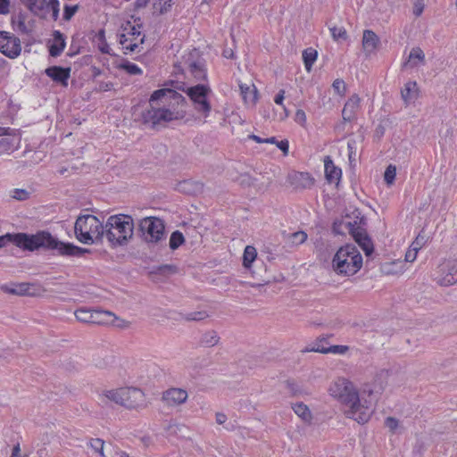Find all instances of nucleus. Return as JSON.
Returning a JSON list of instances; mask_svg holds the SVG:
<instances>
[{
    "label": "nucleus",
    "instance_id": "f257e3e1",
    "mask_svg": "<svg viewBox=\"0 0 457 457\" xmlns=\"http://www.w3.org/2000/svg\"><path fill=\"white\" fill-rule=\"evenodd\" d=\"M174 81L165 84L166 87L155 90L149 99L151 110L148 111L147 120L152 129H159L172 120L183 119L187 113L186 98L173 87ZM179 89V87H175Z\"/></svg>",
    "mask_w": 457,
    "mask_h": 457
},
{
    "label": "nucleus",
    "instance_id": "f03ea898",
    "mask_svg": "<svg viewBox=\"0 0 457 457\" xmlns=\"http://www.w3.org/2000/svg\"><path fill=\"white\" fill-rule=\"evenodd\" d=\"M330 395L337 398L342 403L348 407L345 414L348 418L364 424L369 421L372 414L373 390L365 387L362 394H367L370 400H361L353 384L344 378H337L329 387Z\"/></svg>",
    "mask_w": 457,
    "mask_h": 457
},
{
    "label": "nucleus",
    "instance_id": "7ed1b4c3",
    "mask_svg": "<svg viewBox=\"0 0 457 457\" xmlns=\"http://www.w3.org/2000/svg\"><path fill=\"white\" fill-rule=\"evenodd\" d=\"M13 244L29 251L40 247L56 250L59 254L67 256H80L89 252L88 249L77 246L71 243L59 241L48 232H40L32 236L23 233L14 234Z\"/></svg>",
    "mask_w": 457,
    "mask_h": 457
},
{
    "label": "nucleus",
    "instance_id": "20e7f679",
    "mask_svg": "<svg viewBox=\"0 0 457 457\" xmlns=\"http://www.w3.org/2000/svg\"><path fill=\"white\" fill-rule=\"evenodd\" d=\"M362 263V256L358 248L354 245L346 244L334 254L331 269L338 276L351 277L361 269Z\"/></svg>",
    "mask_w": 457,
    "mask_h": 457
},
{
    "label": "nucleus",
    "instance_id": "39448f33",
    "mask_svg": "<svg viewBox=\"0 0 457 457\" xmlns=\"http://www.w3.org/2000/svg\"><path fill=\"white\" fill-rule=\"evenodd\" d=\"M134 223L130 216L113 215L105 223L104 237L112 247L122 246L132 237Z\"/></svg>",
    "mask_w": 457,
    "mask_h": 457
},
{
    "label": "nucleus",
    "instance_id": "423d86ee",
    "mask_svg": "<svg viewBox=\"0 0 457 457\" xmlns=\"http://www.w3.org/2000/svg\"><path fill=\"white\" fill-rule=\"evenodd\" d=\"M74 233L76 238L82 244H97L104 238V226L94 215H82L76 220Z\"/></svg>",
    "mask_w": 457,
    "mask_h": 457
},
{
    "label": "nucleus",
    "instance_id": "0eeeda50",
    "mask_svg": "<svg viewBox=\"0 0 457 457\" xmlns=\"http://www.w3.org/2000/svg\"><path fill=\"white\" fill-rule=\"evenodd\" d=\"M166 233L164 221L154 216H145V243L147 247L165 246Z\"/></svg>",
    "mask_w": 457,
    "mask_h": 457
},
{
    "label": "nucleus",
    "instance_id": "6e6552de",
    "mask_svg": "<svg viewBox=\"0 0 457 457\" xmlns=\"http://www.w3.org/2000/svg\"><path fill=\"white\" fill-rule=\"evenodd\" d=\"M132 21H129L123 28V33L120 35V44L123 49L129 52H134L138 45L143 44V37H140L142 24L140 17L131 16Z\"/></svg>",
    "mask_w": 457,
    "mask_h": 457
},
{
    "label": "nucleus",
    "instance_id": "1a4fd4ad",
    "mask_svg": "<svg viewBox=\"0 0 457 457\" xmlns=\"http://www.w3.org/2000/svg\"><path fill=\"white\" fill-rule=\"evenodd\" d=\"M187 94L194 104L195 111L201 113L204 119L209 117L212 105L207 100L211 88L206 85H196L187 89Z\"/></svg>",
    "mask_w": 457,
    "mask_h": 457
},
{
    "label": "nucleus",
    "instance_id": "9d476101",
    "mask_svg": "<svg viewBox=\"0 0 457 457\" xmlns=\"http://www.w3.org/2000/svg\"><path fill=\"white\" fill-rule=\"evenodd\" d=\"M0 52L11 59L18 57L21 52L20 38L10 32L0 31Z\"/></svg>",
    "mask_w": 457,
    "mask_h": 457
},
{
    "label": "nucleus",
    "instance_id": "9b49d317",
    "mask_svg": "<svg viewBox=\"0 0 457 457\" xmlns=\"http://www.w3.org/2000/svg\"><path fill=\"white\" fill-rule=\"evenodd\" d=\"M345 228L353 237L355 242L362 248L367 256L373 253V244L371 239L368 237L363 228L356 227L355 224L352 222H346Z\"/></svg>",
    "mask_w": 457,
    "mask_h": 457
},
{
    "label": "nucleus",
    "instance_id": "f8f14e48",
    "mask_svg": "<svg viewBox=\"0 0 457 457\" xmlns=\"http://www.w3.org/2000/svg\"><path fill=\"white\" fill-rule=\"evenodd\" d=\"M181 71L190 73L196 80H204L207 77L203 60L200 58L195 60L192 54H189L188 57L185 59Z\"/></svg>",
    "mask_w": 457,
    "mask_h": 457
},
{
    "label": "nucleus",
    "instance_id": "ddd939ff",
    "mask_svg": "<svg viewBox=\"0 0 457 457\" xmlns=\"http://www.w3.org/2000/svg\"><path fill=\"white\" fill-rule=\"evenodd\" d=\"M187 397V390L179 387H170L162 392V401L169 407H177L185 403Z\"/></svg>",
    "mask_w": 457,
    "mask_h": 457
},
{
    "label": "nucleus",
    "instance_id": "4468645a",
    "mask_svg": "<svg viewBox=\"0 0 457 457\" xmlns=\"http://www.w3.org/2000/svg\"><path fill=\"white\" fill-rule=\"evenodd\" d=\"M440 276L437 283L443 287L452 286L457 283V266L456 264L446 262L439 266Z\"/></svg>",
    "mask_w": 457,
    "mask_h": 457
},
{
    "label": "nucleus",
    "instance_id": "2eb2a0df",
    "mask_svg": "<svg viewBox=\"0 0 457 457\" xmlns=\"http://www.w3.org/2000/svg\"><path fill=\"white\" fill-rule=\"evenodd\" d=\"M12 28L21 33L29 34L33 29V22L25 12H19L12 17Z\"/></svg>",
    "mask_w": 457,
    "mask_h": 457
},
{
    "label": "nucleus",
    "instance_id": "dca6fc26",
    "mask_svg": "<svg viewBox=\"0 0 457 457\" xmlns=\"http://www.w3.org/2000/svg\"><path fill=\"white\" fill-rule=\"evenodd\" d=\"M240 95L245 104L248 107H253L258 100V91L253 83H240Z\"/></svg>",
    "mask_w": 457,
    "mask_h": 457
},
{
    "label": "nucleus",
    "instance_id": "f3484780",
    "mask_svg": "<svg viewBox=\"0 0 457 457\" xmlns=\"http://www.w3.org/2000/svg\"><path fill=\"white\" fill-rule=\"evenodd\" d=\"M361 99L357 95H353L347 102L342 111V117L345 121H352L355 120L356 114L360 109Z\"/></svg>",
    "mask_w": 457,
    "mask_h": 457
},
{
    "label": "nucleus",
    "instance_id": "a211bd4d",
    "mask_svg": "<svg viewBox=\"0 0 457 457\" xmlns=\"http://www.w3.org/2000/svg\"><path fill=\"white\" fill-rule=\"evenodd\" d=\"M104 311H91L87 309H79L75 312L76 319L84 323L103 324V313Z\"/></svg>",
    "mask_w": 457,
    "mask_h": 457
},
{
    "label": "nucleus",
    "instance_id": "6ab92c4d",
    "mask_svg": "<svg viewBox=\"0 0 457 457\" xmlns=\"http://www.w3.org/2000/svg\"><path fill=\"white\" fill-rule=\"evenodd\" d=\"M122 391H127L122 396V406L135 408L138 405L143 395L140 388L132 386L122 387Z\"/></svg>",
    "mask_w": 457,
    "mask_h": 457
},
{
    "label": "nucleus",
    "instance_id": "aec40b11",
    "mask_svg": "<svg viewBox=\"0 0 457 457\" xmlns=\"http://www.w3.org/2000/svg\"><path fill=\"white\" fill-rule=\"evenodd\" d=\"M178 272V268L172 264H164L149 272V277L154 282H162L169 276Z\"/></svg>",
    "mask_w": 457,
    "mask_h": 457
},
{
    "label": "nucleus",
    "instance_id": "412c9836",
    "mask_svg": "<svg viewBox=\"0 0 457 457\" xmlns=\"http://www.w3.org/2000/svg\"><path fill=\"white\" fill-rule=\"evenodd\" d=\"M291 185L295 189H304L311 187L314 179L308 172H294L289 176Z\"/></svg>",
    "mask_w": 457,
    "mask_h": 457
},
{
    "label": "nucleus",
    "instance_id": "4be33fe9",
    "mask_svg": "<svg viewBox=\"0 0 457 457\" xmlns=\"http://www.w3.org/2000/svg\"><path fill=\"white\" fill-rule=\"evenodd\" d=\"M33 14L45 18L48 12V0H21Z\"/></svg>",
    "mask_w": 457,
    "mask_h": 457
},
{
    "label": "nucleus",
    "instance_id": "5701e85b",
    "mask_svg": "<svg viewBox=\"0 0 457 457\" xmlns=\"http://www.w3.org/2000/svg\"><path fill=\"white\" fill-rule=\"evenodd\" d=\"M103 324L112 325L116 328L125 330L132 327V322L116 316L112 312L104 311L103 313Z\"/></svg>",
    "mask_w": 457,
    "mask_h": 457
},
{
    "label": "nucleus",
    "instance_id": "b1692460",
    "mask_svg": "<svg viewBox=\"0 0 457 457\" xmlns=\"http://www.w3.org/2000/svg\"><path fill=\"white\" fill-rule=\"evenodd\" d=\"M46 74L53 80L60 82L63 86H67L68 79L71 76V69L53 66L46 70Z\"/></svg>",
    "mask_w": 457,
    "mask_h": 457
},
{
    "label": "nucleus",
    "instance_id": "393cba45",
    "mask_svg": "<svg viewBox=\"0 0 457 457\" xmlns=\"http://www.w3.org/2000/svg\"><path fill=\"white\" fill-rule=\"evenodd\" d=\"M401 96L405 105L413 103L419 96V88L416 81H408L401 90Z\"/></svg>",
    "mask_w": 457,
    "mask_h": 457
},
{
    "label": "nucleus",
    "instance_id": "a878e982",
    "mask_svg": "<svg viewBox=\"0 0 457 457\" xmlns=\"http://www.w3.org/2000/svg\"><path fill=\"white\" fill-rule=\"evenodd\" d=\"M379 44V38L375 32L370 29H366L363 32L362 37V47L367 54H370L375 52Z\"/></svg>",
    "mask_w": 457,
    "mask_h": 457
},
{
    "label": "nucleus",
    "instance_id": "bb28decb",
    "mask_svg": "<svg viewBox=\"0 0 457 457\" xmlns=\"http://www.w3.org/2000/svg\"><path fill=\"white\" fill-rule=\"evenodd\" d=\"M31 285L28 283H20V284H11V285H2L0 289L7 294L16 295H29Z\"/></svg>",
    "mask_w": 457,
    "mask_h": 457
},
{
    "label": "nucleus",
    "instance_id": "cd10ccee",
    "mask_svg": "<svg viewBox=\"0 0 457 457\" xmlns=\"http://www.w3.org/2000/svg\"><path fill=\"white\" fill-rule=\"evenodd\" d=\"M127 391H122V387L117 389L105 390L100 395V400L103 403L113 402L122 406V396Z\"/></svg>",
    "mask_w": 457,
    "mask_h": 457
},
{
    "label": "nucleus",
    "instance_id": "c85d7f7f",
    "mask_svg": "<svg viewBox=\"0 0 457 457\" xmlns=\"http://www.w3.org/2000/svg\"><path fill=\"white\" fill-rule=\"evenodd\" d=\"M326 179L328 182H336L340 179L342 171L341 169L335 166L333 161L329 156L324 160Z\"/></svg>",
    "mask_w": 457,
    "mask_h": 457
},
{
    "label": "nucleus",
    "instance_id": "c756f323",
    "mask_svg": "<svg viewBox=\"0 0 457 457\" xmlns=\"http://www.w3.org/2000/svg\"><path fill=\"white\" fill-rule=\"evenodd\" d=\"M425 60L424 52L420 47H413L409 54V59L404 62V67H415L418 65V62H423Z\"/></svg>",
    "mask_w": 457,
    "mask_h": 457
},
{
    "label": "nucleus",
    "instance_id": "7c9ffc66",
    "mask_svg": "<svg viewBox=\"0 0 457 457\" xmlns=\"http://www.w3.org/2000/svg\"><path fill=\"white\" fill-rule=\"evenodd\" d=\"M220 341V337L214 330L207 331L204 333L199 341L200 345L204 347H212L216 345Z\"/></svg>",
    "mask_w": 457,
    "mask_h": 457
},
{
    "label": "nucleus",
    "instance_id": "2f4dec72",
    "mask_svg": "<svg viewBox=\"0 0 457 457\" xmlns=\"http://www.w3.org/2000/svg\"><path fill=\"white\" fill-rule=\"evenodd\" d=\"M293 410L303 420L306 422H310L312 420V412L306 404L303 403H295L293 406Z\"/></svg>",
    "mask_w": 457,
    "mask_h": 457
},
{
    "label": "nucleus",
    "instance_id": "473e14b6",
    "mask_svg": "<svg viewBox=\"0 0 457 457\" xmlns=\"http://www.w3.org/2000/svg\"><path fill=\"white\" fill-rule=\"evenodd\" d=\"M172 5V0H154L153 12L154 14H162L167 12Z\"/></svg>",
    "mask_w": 457,
    "mask_h": 457
},
{
    "label": "nucleus",
    "instance_id": "72a5a7b5",
    "mask_svg": "<svg viewBox=\"0 0 457 457\" xmlns=\"http://www.w3.org/2000/svg\"><path fill=\"white\" fill-rule=\"evenodd\" d=\"M257 256V251L255 247L252 245H247L245 248L244 254H243V265L245 268H249L251 264L253 262V261L256 259Z\"/></svg>",
    "mask_w": 457,
    "mask_h": 457
},
{
    "label": "nucleus",
    "instance_id": "f704fd0d",
    "mask_svg": "<svg viewBox=\"0 0 457 457\" xmlns=\"http://www.w3.org/2000/svg\"><path fill=\"white\" fill-rule=\"evenodd\" d=\"M303 59L305 68L308 71H311L312 66L317 59V51L312 48L305 49L303 52Z\"/></svg>",
    "mask_w": 457,
    "mask_h": 457
},
{
    "label": "nucleus",
    "instance_id": "c9c22d12",
    "mask_svg": "<svg viewBox=\"0 0 457 457\" xmlns=\"http://www.w3.org/2000/svg\"><path fill=\"white\" fill-rule=\"evenodd\" d=\"M184 242H185V237H184L183 234L180 231L176 230V231L172 232L170 235L169 245H170V249L176 250L181 245H183Z\"/></svg>",
    "mask_w": 457,
    "mask_h": 457
},
{
    "label": "nucleus",
    "instance_id": "e433bc0d",
    "mask_svg": "<svg viewBox=\"0 0 457 457\" xmlns=\"http://www.w3.org/2000/svg\"><path fill=\"white\" fill-rule=\"evenodd\" d=\"M88 446L94 451V453H98L100 457H106L104 454V441L100 438H92L88 442Z\"/></svg>",
    "mask_w": 457,
    "mask_h": 457
},
{
    "label": "nucleus",
    "instance_id": "4c0bfd02",
    "mask_svg": "<svg viewBox=\"0 0 457 457\" xmlns=\"http://www.w3.org/2000/svg\"><path fill=\"white\" fill-rule=\"evenodd\" d=\"M209 317V313L206 311L193 312L185 314L182 319L186 321H201Z\"/></svg>",
    "mask_w": 457,
    "mask_h": 457
},
{
    "label": "nucleus",
    "instance_id": "58836bf2",
    "mask_svg": "<svg viewBox=\"0 0 457 457\" xmlns=\"http://www.w3.org/2000/svg\"><path fill=\"white\" fill-rule=\"evenodd\" d=\"M328 342L326 338H319L316 342L314 346L309 348L306 347L302 352L303 353H310V352H315V353H323V351L321 349L327 350L329 346L328 345Z\"/></svg>",
    "mask_w": 457,
    "mask_h": 457
},
{
    "label": "nucleus",
    "instance_id": "ea45409f",
    "mask_svg": "<svg viewBox=\"0 0 457 457\" xmlns=\"http://www.w3.org/2000/svg\"><path fill=\"white\" fill-rule=\"evenodd\" d=\"M307 239V234L304 231H297L288 236V241L293 245H298L304 243Z\"/></svg>",
    "mask_w": 457,
    "mask_h": 457
},
{
    "label": "nucleus",
    "instance_id": "a19ab883",
    "mask_svg": "<svg viewBox=\"0 0 457 457\" xmlns=\"http://www.w3.org/2000/svg\"><path fill=\"white\" fill-rule=\"evenodd\" d=\"M148 378L159 379L162 376V370L154 362H149L146 367Z\"/></svg>",
    "mask_w": 457,
    "mask_h": 457
},
{
    "label": "nucleus",
    "instance_id": "79ce46f5",
    "mask_svg": "<svg viewBox=\"0 0 457 457\" xmlns=\"http://www.w3.org/2000/svg\"><path fill=\"white\" fill-rule=\"evenodd\" d=\"M321 351H323V354L332 353L344 355L349 351V346L342 345H329L327 350L321 349Z\"/></svg>",
    "mask_w": 457,
    "mask_h": 457
},
{
    "label": "nucleus",
    "instance_id": "37998d69",
    "mask_svg": "<svg viewBox=\"0 0 457 457\" xmlns=\"http://www.w3.org/2000/svg\"><path fill=\"white\" fill-rule=\"evenodd\" d=\"M118 68L122 69V70L126 71L129 74H132V75L141 73V69L137 65H136L132 62H124L119 64Z\"/></svg>",
    "mask_w": 457,
    "mask_h": 457
},
{
    "label": "nucleus",
    "instance_id": "c03bdc74",
    "mask_svg": "<svg viewBox=\"0 0 457 457\" xmlns=\"http://www.w3.org/2000/svg\"><path fill=\"white\" fill-rule=\"evenodd\" d=\"M330 32L334 40L338 41L340 39L345 40L347 38V32L343 27H332Z\"/></svg>",
    "mask_w": 457,
    "mask_h": 457
},
{
    "label": "nucleus",
    "instance_id": "a18cd8bd",
    "mask_svg": "<svg viewBox=\"0 0 457 457\" xmlns=\"http://www.w3.org/2000/svg\"><path fill=\"white\" fill-rule=\"evenodd\" d=\"M396 175V168L395 166L390 164L385 171L384 179L387 185H392L395 179Z\"/></svg>",
    "mask_w": 457,
    "mask_h": 457
},
{
    "label": "nucleus",
    "instance_id": "49530a36",
    "mask_svg": "<svg viewBox=\"0 0 457 457\" xmlns=\"http://www.w3.org/2000/svg\"><path fill=\"white\" fill-rule=\"evenodd\" d=\"M65 47V43L63 39H61L60 42H56L50 46L49 53L51 56L56 57L61 54Z\"/></svg>",
    "mask_w": 457,
    "mask_h": 457
},
{
    "label": "nucleus",
    "instance_id": "de8ad7c7",
    "mask_svg": "<svg viewBox=\"0 0 457 457\" xmlns=\"http://www.w3.org/2000/svg\"><path fill=\"white\" fill-rule=\"evenodd\" d=\"M332 87L338 95L344 96L345 94L346 87L344 80L337 79L334 80Z\"/></svg>",
    "mask_w": 457,
    "mask_h": 457
},
{
    "label": "nucleus",
    "instance_id": "09e8293b",
    "mask_svg": "<svg viewBox=\"0 0 457 457\" xmlns=\"http://www.w3.org/2000/svg\"><path fill=\"white\" fill-rule=\"evenodd\" d=\"M426 242H427L426 237L421 234H419L410 246L412 248H415V250L419 251L420 249L422 248V246L426 244Z\"/></svg>",
    "mask_w": 457,
    "mask_h": 457
},
{
    "label": "nucleus",
    "instance_id": "8fccbe9b",
    "mask_svg": "<svg viewBox=\"0 0 457 457\" xmlns=\"http://www.w3.org/2000/svg\"><path fill=\"white\" fill-rule=\"evenodd\" d=\"M385 425L392 433H395L399 426V421L395 418L387 417L385 420Z\"/></svg>",
    "mask_w": 457,
    "mask_h": 457
},
{
    "label": "nucleus",
    "instance_id": "3c124183",
    "mask_svg": "<svg viewBox=\"0 0 457 457\" xmlns=\"http://www.w3.org/2000/svg\"><path fill=\"white\" fill-rule=\"evenodd\" d=\"M348 156L350 162L354 161L356 157V142L355 140H349L347 143Z\"/></svg>",
    "mask_w": 457,
    "mask_h": 457
},
{
    "label": "nucleus",
    "instance_id": "603ef678",
    "mask_svg": "<svg viewBox=\"0 0 457 457\" xmlns=\"http://www.w3.org/2000/svg\"><path fill=\"white\" fill-rule=\"evenodd\" d=\"M48 11L51 10L53 12V17L54 20L58 18L59 15V1L58 0H48Z\"/></svg>",
    "mask_w": 457,
    "mask_h": 457
},
{
    "label": "nucleus",
    "instance_id": "864d4df0",
    "mask_svg": "<svg viewBox=\"0 0 457 457\" xmlns=\"http://www.w3.org/2000/svg\"><path fill=\"white\" fill-rule=\"evenodd\" d=\"M424 8H425V4H424L423 0H416L413 4V11H412L413 14L416 17H420L423 12Z\"/></svg>",
    "mask_w": 457,
    "mask_h": 457
},
{
    "label": "nucleus",
    "instance_id": "5fc2aeb1",
    "mask_svg": "<svg viewBox=\"0 0 457 457\" xmlns=\"http://www.w3.org/2000/svg\"><path fill=\"white\" fill-rule=\"evenodd\" d=\"M12 196L17 200H26L29 197V193L24 189L16 188L12 191Z\"/></svg>",
    "mask_w": 457,
    "mask_h": 457
},
{
    "label": "nucleus",
    "instance_id": "6e6d98bb",
    "mask_svg": "<svg viewBox=\"0 0 457 457\" xmlns=\"http://www.w3.org/2000/svg\"><path fill=\"white\" fill-rule=\"evenodd\" d=\"M77 10H78L77 5H73V6L66 5L64 7L63 18L65 20L69 21L76 13Z\"/></svg>",
    "mask_w": 457,
    "mask_h": 457
},
{
    "label": "nucleus",
    "instance_id": "4d7b16f0",
    "mask_svg": "<svg viewBox=\"0 0 457 457\" xmlns=\"http://www.w3.org/2000/svg\"><path fill=\"white\" fill-rule=\"evenodd\" d=\"M418 252L419 251L415 250V248L410 246L405 253V261L408 262H413L417 258Z\"/></svg>",
    "mask_w": 457,
    "mask_h": 457
},
{
    "label": "nucleus",
    "instance_id": "13d9d810",
    "mask_svg": "<svg viewBox=\"0 0 457 457\" xmlns=\"http://www.w3.org/2000/svg\"><path fill=\"white\" fill-rule=\"evenodd\" d=\"M184 427L182 425H179L177 423H170L167 428H166V431L170 434V435H175L177 434L179 431H181L182 428Z\"/></svg>",
    "mask_w": 457,
    "mask_h": 457
},
{
    "label": "nucleus",
    "instance_id": "bf43d9fd",
    "mask_svg": "<svg viewBox=\"0 0 457 457\" xmlns=\"http://www.w3.org/2000/svg\"><path fill=\"white\" fill-rule=\"evenodd\" d=\"M13 243V235L6 234L0 237V248L4 247L8 243Z\"/></svg>",
    "mask_w": 457,
    "mask_h": 457
},
{
    "label": "nucleus",
    "instance_id": "052dcab7",
    "mask_svg": "<svg viewBox=\"0 0 457 457\" xmlns=\"http://www.w3.org/2000/svg\"><path fill=\"white\" fill-rule=\"evenodd\" d=\"M277 146L284 153L285 155L288 154L289 144L287 140H281L277 143Z\"/></svg>",
    "mask_w": 457,
    "mask_h": 457
},
{
    "label": "nucleus",
    "instance_id": "680f3d73",
    "mask_svg": "<svg viewBox=\"0 0 457 457\" xmlns=\"http://www.w3.org/2000/svg\"><path fill=\"white\" fill-rule=\"evenodd\" d=\"M10 0H0V14L9 12Z\"/></svg>",
    "mask_w": 457,
    "mask_h": 457
},
{
    "label": "nucleus",
    "instance_id": "e2e57ef3",
    "mask_svg": "<svg viewBox=\"0 0 457 457\" xmlns=\"http://www.w3.org/2000/svg\"><path fill=\"white\" fill-rule=\"evenodd\" d=\"M295 120L301 124H303L306 121L305 112L299 109L295 112Z\"/></svg>",
    "mask_w": 457,
    "mask_h": 457
},
{
    "label": "nucleus",
    "instance_id": "0e129e2a",
    "mask_svg": "<svg viewBox=\"0 0 457 457\" xmlns=\"http://www.w3.org/2000/svg\"><path fill=\"white\" fill-rule=\"evenodd\" d=\"M285 98V90L281 89L279 92L276 95L274 98V102L278 105H283V101Z\"/></svg>",
    "mask_w": 457,
    "mask_h": 457
},
{
    "label": "nucleus",
    "instance_id": "69168bd1",
    "mask_svg": "<svg viewBox=\"0 0 457 457\" xmlns=\"http://www.w3.org/2000/svg\"><path fill=\"white\" fill-rule=\"evenodd\" d=\"M215 418L216 422L220 425L224 424L227 420V416L222 412H217Z\"/></svg>",
    "mask_w": 457,
    "mask_h": 457
},
{
    "label": "nucleus",
    "instance_id": "338daca9",
    "mask_svg": "<svg viewBox=\"0 0 457 457\" xmlns=\"http://www.w3.org/2000/svg\"><path fill=\"white\" fill-rule=\"evenodd\" d=\"M23 455H21V447L20 445L17 444L13 446L11 457H22Z\"/></svg>",
    "mask_w": 457,
    "mask_h": 457
},
{
    "label": "nucleus",
    "instance_id": "774afa93",
    "mask_svg": "<svg viewBox=\"0 0 457 457\" xmlns=\"http://www.w3.org/2000/svg\"><path fill=\"white\" fill-rule=\"evenodd\" d=\"M287 386L288 389L292 392L293 395H295L297 393L296 390V384L292 381H287Z\"/></svg>",
    "mask_w": 457,
    "mask_h": 457
}]
</instances>
